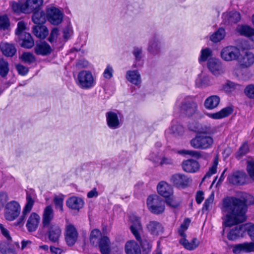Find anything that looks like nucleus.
Instances as JSON below:
<instances>
[{"mask_svg":"<svg viewBox=\"0 0 254 254\" xmlns=\"http://www.w3.org/2000/svg\"><path fill=\"white\" fill-rule=\"evenodd\" d=\"M241 198L227 197L223 200L221 210L224 215L223 224L230 227L246 220L247 205L254 203V198L247 193H242Z\"/></svg>","mask_w":254,"mask_h":254,"instance_id":"1","label":"nucleus"},{"mask_svg":"<svg viewBox=\"0 0 254 254\" xmlns=\"http://www.w3.org/2000/svg\"><path fill=\"white\" fill-rule=\"evenodd\" d=\"M34 204V200L31 195L27 194L26 202L22 211V214L19 216L21 212V206L19 203L15 200L10 201L7 202L5 206L4 218L8 221H13L18 218L14 223L13 225L21 228L24 226L27 215L31 211Z\"/></svg>","mask_w":254,"mask_h":254,"instance_id":"2","label":"nucleus"},{"mask_svg":"<svg viewBox=\"0 0 254 254\" xmlns=\"http://www.w3.org/2000/svg\"><path fill=\"white\" fill-rule=\"evenodd\" d=\"M129 219L131 223L130 229L132 234L134 236L136 239L140 242V244L144 254H148L152 248V245L150 241L146 239L141 240L140 234L142 228L139 218L135 215H131Z\"/></svg>","mask_w":254,"mask_h":254,"instance_id":"3","label":"nucleus"},{"mask_svg":"<svg viewBox=\"0 0 254 254\" xmlns=\"http://www.w3.org/2000/svg\"><path fill=\"white\" fill-rule=\"evenodd\" d=\"M197 108V105L191 97H186L184 98H179L177 100L174 110L176 112L183 113L188 115L193 114Z\"/></svg>","mask_w":254,"mask_h":254,"instance_id":"4","label":"nucleus"},{"mask_svg":"<svg viewBox=\"0 0 254 254\" xmlns=\"http://www.w3.org/2000/svg\"><path fill=\"white\" fill-rule=\"evenodd\" d=\"M77 85L82 89L92 88L96 84V79L89 70H82L79 71L75 79Z\"/></svg>","mask_w":254,"mask_h":254,"instance_id":"5","label":"nucleus"},{"mask_svg":"<svg viewBox=\"0 0 254 254\" xmlns=\"http://www.w3.org/2000/svg\"><path fill=\"white\" fill-rule=\"evenodd\" d=\"M205 132L197 134L190 141V145L195 149H207L210 148L213 143L212 137L205 134Z\"/></svg>","mask_w":254,"mask_h":254,"instance_id":"6","label":"nucleus"},{"mask_svg":"<svg viewBox=\"0 0 254 254\" xmlns=\"http://www.w3.org/2000/svg\"><path fill=\"white\" fill-rule=\"evenodd\" d=\"M147 205L149 211L155 214H161L165 210L164 201L157 195L148 196L147 199Z\"/></svg>","mask_w":254,"mask_h":254,"instance_id":"7","label":"nucleus"},{"mask_svg":"<svg viewBox=\"0 0 254 254\" xmlns=\"http://www.w3.org/2000/svg\"><path fill=\"white\" fill-rule=\"evenodd\" d=\"M241 54L239 48L233 46H228L223 48L220 53L222 59L226 62L237 60Z\"/></svg>","mask_w":254,"mask_h":254,"instance_id":"8","label":"nucleus"},{"mask_svg":"<svg viewBox=\"0 0 254 254\" xmlns=\"http://www.w3.org/2000/svg\"><path fill=\"white\" fill-rule=\"evenodd\" d=\"M64 236L65 243L68 246H72L75 244L78 239V233L74 225L69 223L66 224Z\"/></svg>","mask_w":254,"mask_h":254,"instance_id":"9","label":"nucleus"},{"mask_svg":"<svg viewBox=\"0 0 254 254\" xmlns=\"http://www.w3.org/2000/svg\"><path fill=\"white\" fill-rule=\"evenodd\" d=\"M106 118L108 127L112 129H116L121 126V119L118 112L109 111L106 113Z\"/></svg>","mask_w":254,"mask_h":254,"instance_id":"10","label":"nucleus"},{"mask_svg":"<svg viewBox=\"0 0 254 254\" xmlns=\"http://www.w3.org/2000/svg\"><path fill=\"white\" fill-rule=\"evenodd\" d=\"M47 17L49 21L53 25L61 23L63 18V13L55 7L48 8L46 11Z\"/></svg>","mask_w":254,"mask_h":254,"instance_id":"11","label":"nucleus"},{"mask_svg":"<svg viewBox=\"0 0 254 254\" xmlns=\"http://www.w3.org/2000/svg\"><path fill=\"white\" fill-rule=\"evenodd\" d=\"M55 218V212L53 207L49 205L46 206L42 215V225L43 228H46L51 225Z\"/></svg>","mask_w":254,"mask_h":254,"instance_id":"12","label":"nucleus"},{"mask_svg":"<svg viewBox=\"0 0 254 254\" xmlns=\"http://www.w3.org/2000/svg\"><path fill=\"white\" fill-rule=\"evenodd\" d=\"M207 67L210 71L215 76L223 74L225 69L221 61L218 59L212 58L208 60Z\"/></svg>","mask_w":254,"mask_h":254,"instance_id":"13","label":"nucleus"},{"mask_svg":"<svg viewBox=\"0 0 254 254\" xmlns=\"http://www.w3.org/2000/svg\"><path fill=\"white\" fill-rule=\"evenodd\" d=\"M44 229H47V234L50 241L58 243L62 235V229L57 224L50 225Z\"/></svg>","mask_w":254,"mask_h":254,"instance_id":"14","label":"nucleus"},{"mask_svg":"<svg viewBox=\"0 0 254 254\" xmlns=\"http://www.w3.org/2000/svg\"><path fill=\"white\" fill-rule=\"evenodd\" d=\"M170 182L176 187L184 189L188 186L190 179L187 176L179 173L173 175L170 178Z\"/></svg>","mask_w":254,"mask_h":254,"instance_id":"15","label":"nucleus"},{"mask_svg":"<svg viewBox=\"0 0 254 254\" xmlns=\"http://www.w3.org/2000/svg\"><path fill=\"white\" fill-rule=\"evenodd\" d=\"M247 231V225L243 224L232 228L227 235V238L231 241H235L244 236Z\"/></svg>","mask_w":254,"mask_h":254,"instance_id":"16","label":"nucleus"},{"mask_svg":"<svg viewBox=\"0 0 254 254\" xmlns=\"http://www.w3.org/2000/svg\"><path fill=\"white\" fill-rule=\"evenodd\" d=\"M40 216L36 212H32L26 221V227L29 232H33L37 229L40 222Z\"/></svg>","mask_w":254,"mask_h":254,"instance_id":"17","label":"nucleus"},{"mask_svg":"<svg viewBox=\"0 0 254 254\" xmlns=\"http://www.w3.org/2000/svg\"><path fill=\"white\" fill-rule=\"evenodd\" d=\"M66 205L69 209L79 211L83 208L84 202L81 198L73 196L66 200Z\"/></svg>","mask_w":254,"mask_h":254,"instance_id":"18","label":"nucleus"},{"mask_svg":"<svg viewBox=\"0 0 254 254\" xmlns=\"http://www.w3.org/2000/svg\"><path fill=\"white\" fill-rule=\"evenodd\" d=\"M223 22L225 25H230L238 22L241 19L240 14L236 11L226 12L222 15Z\"/></svg>","mask_w":254,"mask_h":254,"instance_id":"19","label":"nucleus"},{"mask_svg":"<svg viewBox=\"0 0 254 254\" xmlns=\"http://www.w3.org/2000/svg\"><path fill=\"white\" fill-rule=\"evenodd\" d=\"M158 193L164 197H168L173 194L172 186L164 181L160 182L157 186Z\"/></svg>","mask_w":254,"mask_h":254,"instance_id":"20","label":"nucleus"},{"mask_svg":"<svg viewBox=\"0 0 254 254\" xmlns=\"http://www.w3.org/2000/svg\"><path fill=\"white\" fill-rule=\"evenodd\" d=\"M247 178V175L244 172L238 171L229 176L228 179L230 183L234 185L244 184Z\"/></svg>","mask_w":254,"mask_h":254,"instance_id":"21","label":"nucleus"},{"mask_svg":"<svg viewBox=\"0 0 254 254\" xmlns=\"http://www.w3.org/2000/svg\"><path fill=\"white\" fill-rule=\"evenodd\" d=\"M149 232L152 235L157 236L164 232V227L162 224L156 221H151L147 225Z\"/></svg>","mask_w":254,"mask_h":254,"instance_id":"22","label":"nucleus"},{"mask_svg":"<svg viewBox=\"0 0 254 254\" xmlns=\"http://www.w3.org/2000/svg\"><path fill=\"white\" fill-rule=\"evenodd\" d=\"M126 78L131 83L139 86L141 83L140 73L137 70H129L127 71Z\"/></svg>","mask_w":254,"mask_h":254,"instance_id":"23","label":"nucleus"},{"mask_svg":"<svg viewBox=\"0 0 254 254\" xmlns=\"http://www.w3.org/2000/svg\"><path fill=\"white\" fill-rule=\"evenodd\" d=\"M182 166L183 170L188 173H195L199 168L198 162L193 159L184 161L182 164Z\"/></svg>","mask_w":254,"mask_h":254,"instance_id":"24","label":"nucleus"},{"mask_svg":"<svg viewBox=\"0 0 254 254\" xmlns=\"http://www.w3.org/2000/svg\"><path fill=\"white\" fill-rule=\"evenodd\" d=\"M35 53L38 55L47 56L49 55L52 49L46 42H40L36 43L34 48Z\"/></svg>","mask_w":254,"mask_h":254,"instance_id":"25","label":"nucleus"},{"mask_svg":"<svg viewBox=\"0 0 254 254\" xmlns=\"http://www.w3.org/2000/svg\"><path fill=\"white\" fill-rule=\"evenodd\" d=\"M126 254H141L140 246L134 241H127L125 246Z\"/></svg>","mask_w":254,"mask_h":254,"instance_id":"26","label":"nucleus"},{"mask_svg":"<svg viewBox=\"0 0 254 254\" xmlns=\"http://www.w3.org/2000/svg\"><path fill=\"white\" fill-rule=\"evenodd\" d=\"M253 241V242L244 243L235 245L233 249V253L239 254L242 251L247 253L254 252V241Z\"/></svg>","mask_w":254,"mask_h":254,"instance_id":"27","label":"nucleus"},{"mask_svg":"<svg viewBox=\"0 0 254 254\" xmlns=\"http://www.w3.org/2000/svg\"><path fill=\"white\" fill-rule=\"evenodd\" d=\"M212 84L211 77L205 74L201 73L198 75L195 80V85L199 88H205Z\"/></svg>","mask_w":254,"mask_h":254,"instance_id":"28","label":"nucleus"},{"mask_svg":"<svg viewBox=\"0 0 254 254\" xmlns=\"http://www.w3.org/2000/svg\"><path fill=\"white\" fill-rule=\"evenodd\" d=\"M0 48L2 54L8 57L13 56L16 52L14 45L11 43L1 42L0 45Z\"/></svg>","mask_w":254,"mask_h":254,"instance_id":"29","label":"nucleus"},{"mask_svg":"<svg viewBox=\"0 0 254 254\" xmlns=\"http://www.w3.org/2000/svg\"><path fill=\"white\" fill-rule=\"evenodd\" d=\"M239 64L241 66L247 68L254 64V54L251 52H247L245 55L239 60Z\"/></svg>","mask_w":254,"mask_h":254,"instance_id":"30","label":"nucleus"},{"mask_svg":"<svg viewBox=\"0 0 254 254\" xmlns=\"http://www.w3.org/2000/svg\"><path fill=\"white\" fill-rule=\"evenodd\" d=\"M147 50L151 55H158L161 51L160 42L158 39L155 38H152L148 43Z\"/></svg>","mask_w":254,"mask_h":254,"instance_id":"31","label":"nucleus"},{"mask_svg":"<svg viewBox=\"0 0 254 254\" xmlns=\"http://www.w3.org/2000/svg\"><path fill=\"white\" fill-rule=\"evenodd\" d=\"M220 102V99L218 96L211 95L205 99L204 106L208 110H213L218 107Z\"/></svg>","mask_w":254,"mask_h":254,"instance_id":"32","label":"nucleus"},{"mask_svg":"<svg viewBox=\"0 0 254 254\" xmlns=\"http://www.w3.org/2000/svg\"><path fill=\"white\" fill-rule=\"evenodd\" d=\"M166 132L175 136L182 135L184 132V128L178 122L173 121L171 126L166 130Z\"/></svg>","mask_w":254,"mask_h":254,"instance_id":"33","label":"nucleus"},{"mask_svg":"<svg viewBox=\"0 0 254 254\" xmlns=\"http://www.w3.org/2000/svg\"><path fill=\"white\" fill-rule=\"evenodd\" d=\"M233 112V109L230 107H227L222 109L220 111L213 113L208 114V116L213 119H221L230 115Z\"/></svg>","mask_w":254,"mask_h":254,"instance_id":"34","label":"nucleus"},{"mask_svg":"<svg viewBox=\"0 0 254 254\" xmlns=\"http://www.w3.org/2000/svg\"><path fill=\"white\" fill-rule=\"evenodd\" d=\"M98 246L102 254H109L110 253V242L107 236L101 237Z\"/></svg>","mask_w":254,"mask_h":254,"instance_id":"35","label":"nucleus"},{"mask_svg":"<svg viewBox=\"0 0 254 254\" xmlns=\"http://www.w3.org/2000/svg\"><path fill=\"white\" fill-rule=\"evenodd\" d=\"M237 31L242 36L249 38L254 37V29L248 25H238L237 27Z\"/></svg>","mask_w":254,"mask_h":254,"instance_id":"36","label":"nucleus"},{"mask_svg":"<svg viewBox=\"0 0 254 254\" xmlns=\"http://www.w3.org/2000/svg\"><path fill=\"white\" fill-rule=\"evenodd\" d=\"M33 33L37 37L44 39L48 35L49 31L45 26L38 25L33 27Z\"/></svg>","mask_w":254,"mask_h":254,"instance_id":"37","label":"nucleus"},{"mask_svg":"<svg viewBox=\"0 0 254 254\" xmlns=\"http://www.w3.org/2000/svg\"><path fill=\"white\" fill-rule=\"evenodd\" d=\"M27 13L39 9V8L43 4V0H26L25 2Z\"/></svg>","mask_w":254,"mask_h":254,"instance_id":"38","label":"nucleus"},{"mask_svg":"<svg viewBox=\"0 0 254 254\" xmlns=\"http://www.w3.org/2000/svg\"><path fill=\"white\" fill-rule=\"evenodd\" d=\"M180 243L186 249L189 250H193L195 249L199 245V242L197 239L193 238L190 242H189L186 237H183L180 240Z\"/></svg>","mask_w":254,"mask_h":254,"instance_id":"39","label":"nucleus"},{"mask_svg":"<svg viewBox=\"0 0 254 254\" xmlns=\"http://www.w3.org/2000/svg\"><path fill=\"white\" fill-rule=\"evenodd\" d=\"M32 19L33 22L38 25H41L45 22V14L43 11L36 10L33 14Z\"/></svg>","mask_w":254,"mask_h":254,"instance_id":"40","label":"nucleus"},{"mask_svg":"<svg viewBox=\"0 0 254 254\" xmlns=\"http://www.w3.org/2000/svg\"><path fill=\"white\" fill-rule=\"evenodd\" d=\"M101 237L100 231L97 229H93L90 235L89 240L91 244L94 247H98Z\"/></svg>","mask_w":254,"mask_h":254,"instance_id":"41","label":"nucleus"},{"mask_svg":"<svg viewBox=\"0 0 254 254\" xmlns=\"http://www.w3.org/2000/svg\"><path fill=\"white\" fill-rule=\"evenodd\" d=\"M0 251L2 254H17L14 247L9 243H1L0 244Z\"/></svg>","mask_w":254,"mask_h":254,"instance_id":"42","label":"nucleus"},{"mask_svg":"<svg viewBox=\"0 0 254 254\" xmlns=\"http://www.w3.org/2000/svg\"><path fill=\"white\" fill-rule=\"evenodd\" d=\"M10 6L13 11L16 13H27L25 3H22L20 1H12Z\"/></svg>","mask_w":254,"mask_h":254,"instance_id":"43","label":"nucleus"},{"mask_svg":"<svg viewBox=\"0 0 254 254\" xmlns=\"http://www.w3.org/2000/svg\"><path fill=\"white\" fill-rule=\"evenodd\" d=\"M34 40L29 33H25L22 37L21 46L27 49H30L34 46Z\"/></svg>","mask_w":254,"mask_h":254,"instance_id":"44","label":"nucleus"},{"mask_svg":"<svg viewBox=\"0 0 254 254\" xmlns=\"http://www.w3.org/2000/svg\"><path fill=\"white\" fill-rule=\"evenodd\" d=\"M225 35V29L220 28L211 36L210 40L214 43H217L223 39Z\"/></svg>","mask_w":254,"mask_h":254,"instance_id":"45","label":"nucleus"},{"mask_svg":"<svg viewBox=\"0 0 254 254\" xmlns=\"http://www.w3.org/2000/svg\"><path fill=\"white\" fill-rule=\"evenodd\" d=\"M64 195L63 194L56 195L54 197L53 202L55 204V208L59 209L61 212L64 211Z\"/></svg>","mask_w":254,"mask_h":254,"instance_id":"46","label":"nucleus"},{"mask_svg":"<svg viewBox=\"0 0 254 254\" xmlns=\"http://www.w3.org/2000/svg\"><path fill=\"white\" fill-rule=\"evenodd\" d=\"M214 199V194L212 193L209 197L205 200L203 206L202 208V211H209L211 210L213 207V204Z\"/></svg>","mask_w":254,"mask_h":254,"instance_id":"47","label":"nucleus"},{"mask_svg":"<svg viewBox=\"0 0 254 254\" xmlns=\"http://www.w3.org/2000/svg\"><path fill=\"white\" fill-rule=\"evenodd\" d=\"M190 222V219L185 218L182 224L181 225L178 230V233L182 238L186 237L185 231L188 229Z\"/></svg>","mask_w":254,"mask_h":254,"instance_id":"48","label":"nucleus"},{"mask_svg":"<svg viewBox=\"0 0 254 254\" xmlns=\"http://www.w3.org/2000/svg\"><path fill=\"white\" fill-rule=\"evenodd\" d=\"M165 198L167 204L171 207L176 208L180 204V201L174 196L173 194L170 196Z\"/></svg>","mask_w":254,"mask_h":254,"instance_id":"49","label":"nucleus"},{"mask_svg":"<svg viewBox=\"0 0 254 254\" xmlns=\"http://www.w3.org/2000/svg\"><path fill=\"white\" fill-rule=\"evenodd\" d=\"M9 71L8 64L6 61L2 58H0V75L4 77L6 75Z\"/></svg>","mask_w":254,"mask_h":254,"instance_id":"50","label":"nucleus"},{"mask_svg":"<svg viewBox=\"0 0 254 254\" xmlns=\"http://www.w3.org/2000/svg\"><path fill=\"white\" fill-rule=\"evenodd\" d=\"M212 55V51L209 48H205L201 51L200 57L198 59L199 62H205L208 58Z\"/></svg>","mask_w":254,"mask_h":254,"instance_id":"51","label":"nucleus"},{"mask_svg":"<svg viewBox=\"0 0 254 254\" xmlns=\"http://www.w3.org/2000/svg\"><path fill=\"white\" fill-rule=\"evenodd\" d=\"M20 59L24 63L31 64L35 61V57L30 53H23L20 56Z\"/></svg>","mask_w":254,"mask_h":254,"instance_id":"52","label":"nucleus"},{"mask_svg":"<svg viewBox=\"0 0 254 254\" xmlns=\"http://www.w3.org/2000/svg\"><path fill=\"white\" fill-rule=\"evenodd\" d=\"M178 153L180 154L189 155L197 158H199L201 157L200 152L196 150H181L178 151Z\"/></svg>","mask_w":254,"mask_h":254,"instance_id":"53","label":"nucleus"},{"mask_svg":"<svg viewBox=\"0 0 254 254\" xmlns=\"http://www.w3.org/2000/svg\"><path fill=\"white\" fill-rule=\"evenodd\" d=\"M9 26V19L6 15L0 16V28L5 30Z\"/></svg>","mask_w":254,"mask_h":254,"instance_id":"54","label":"nucleus"},{"mask_svg":"<svg viewBox=\"0 0 254 254\" xmlns=\"http://www.w3.org/2000/svg\"><path fill=\"white\" fill-rule=\"evenodd\" d=\"M245 93L250 98H254V84L248 85L245 89Z\"/></svg>","mask_w":254,"mask_h":254,"instance_id":"55","label":"nucleus"},{"mask_svg":"<svg viewBox=\"0 0 254 254\" xmlns=\"http://www.w3.org/2000/svg\"><path fill=\"white\" fill-rule=\"evenodd\" d=\"M113 69L112 67L108 65L103 72V76L106 79H109L113 76Z\"/></svg>","mask_w":254,"mask_h":254,"instance_id":"56","label":"nucleus"},{"mask_svg":"<svg viewBox=\"0 0 254 254\" xmlns=\"http://www.w3.org/2000/svg\"><path fill=\"white\" fill-rule=\"evenodd\" d=\"M59 34V30L57 28H54L52 29L50 35L48 38V41L51 42L55 41L58 37Z\"/></svg>","mask_w":254,"mask_h":254,"instance_id":"57","label":"nucleus"},{"mask_svg":"<svg viewBox=\"0 0 254 254\" xmlns=\"http://www.w3.org/2000/svg\"><path fill=\"white\" fill-rule=\"evenodd\" d=\"M247 169L249 176L254 181V162H248Z\"/></svg>","mask_w":254,"mask_h":254,"instance_id":"58","label":"nucleus"},{"mask_svg":"<svg viewBox=\"0 0 254 254\" xmlns=\"http://www.w3.org/2000/svg\"><path fill=\"white\" fill-rule=\"evenodd\" d=\"M142 52V48L141 47H135L133 48L132 53L136 61L140 60L141 58Z\"/></svg>","mask_w":254,"mask_h":254,"instance_id":"59","label":"nucleus"},{"mask_svg":"<svg viewBox=\"0 0 254 254\" xmlns=\"http://www.w3.org/2000/svg\"><path fill=\"white\" fill-rule=\"evenodd\" d=\"M16 69L18 73L21 75H26L28 72V68L23 66L22 64H19L16 65Z\"/></svg>","mask_w":254,"mask_h":254,"instance_id":"60","label":"nucleus"},{"mask_svg":"<svg viewBox=\"0 0 254 254\" xmlns=\"http://www.w3.org/2000/svg\"><path fill=\"white\" fill-rule=\"evenodd\" d=\"M26 24L24 22L21 21H19L17 24V28L15 31V34L17 35H20L22 31L25 30Z\"/></svg>","mask_w":254,"mask_h":254,"instance_id":"61","label":"nucleus"},{"mask_svg":"<svg viewBox=\"0 0 254 254\" xmlns=\"http://www.w3.org/2000/svg\"><path fill=\"white\" fill-rule=\"evenodd\" d=\"M0 230L2 234L7 239L8 241H11V238L9 234V231L4 226L0 223Z\"/></svg>","mask_w":254,"mask_h":254,"instance_id":"62","label":"nucleus"},{"mask_svg":"<svg viewBox=\"0 0 254 254\" xmlns=\"http://www.w3.org/2000/svg\"><path fill=\"white\" fill-rule=\"evenodd\" d=\"M247 225V231L248 235L253 241H254V224Z\"/></svg>","mask_w":254,"mask_h":254,"instance_id":"63","label":"nucleus"},{"mask_svg":"<svg viewBox=\"0 0 254 254\" xmlns=\"http://www.w3.org/2000/svg\"><path fill=\"white\" fill-rule=\"evenodd\" d=\"M149 157V159L156 164H159L160 159L158 156V153L152 152L150 154Z\"/></svg>","mask_w":254,"mask_h":254,"instance_id":"64","label":"nucleus"}]
</instances>
